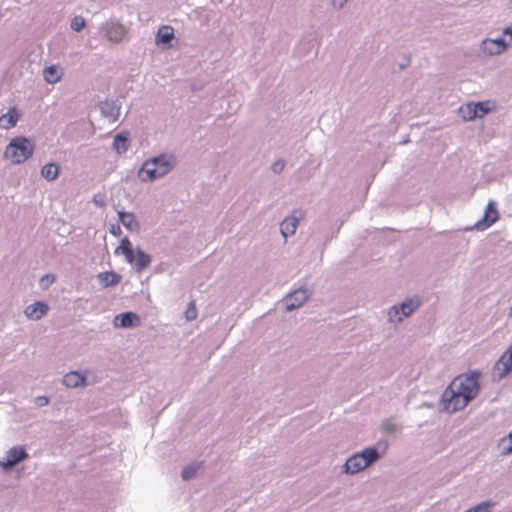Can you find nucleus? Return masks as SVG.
<instances>
[{
  "mask_svg": "<svg viewBox=\"0 0 512 512\" xmlns=\"http://www.w3.org/2000/svg\"><path fill=\"white\" fill-rule=\"evenodd\" d=\"M385 446L374 445L351 455L343 465V473L353 475L379 460L385 453Z\"/></svg>",
  "mask_w": 512,
  "mask_h": 512,
  "instance_id": "obj_1",
  "label": "nucleus"
},
{
  "mask_svg": "<svg viewBox=\"0 0 512 512\" xmlns=\"http://www.w3.org/2000/svg\"><path fill=\"white\" fill-rule=\"evenodd\" d=\"M174 166L171 156L160 154L143 162L138 177L143 182H152L168 174Z\"/></svg>",
  "mask_w": 512,
  "mask_h": 512,
  "instance_id": "obj_2",
  "label": "nucleus"
},
{
  "mask_svg": "<svg viewBox=\"0 0 512 512\" xmlns=\"http://www.w3.org/2000/svg\"><path fill=\"white\" fill-rule=\"evenodd\" d=\"M115 253L124 255L128 263L134 264L137 272H142L148 268L152 261V257L141 247L133 248L131 241L127 237L121 240L120 245L115 249Z\"/></svg>",
  "mask_w": 512,
  "mask_h": 512,
  "instance_id": "obj_3",
  "label": "nucleus"
},
{
  "mask_svg": "<svg viewBox=\"0 0 512 512\" xmlns=\"http://www.w3.org/2000/svg\"><path fill=\"white\" fill-rule=\"evenodd\" d=\"M35 149V144L25 136L13 138L5 149V157L13 164L24 163L29 159Z\"/></svg>",
  "mask_w": 512,
  "mask_h": 512,
  "instance_id": "obj_4",
  "label": "nucleus"
},
{
  "mask_svg": "<svg viewBox=\"0 0 512 512\" xmlns=\"http://www.w3.org/2000/svg\"><path fill=\"white\" fill-rule=\"evenodd\" d=\"M481 373L478 370H474L464 377L458 376L455 379H458L457 385L455 388L458 390L466 402H471L475 399L481 389V385L479 382Z\"/></svg>",
  "mask_w": 512,
  "mask_h": 512,
  "instance_id": "obj_5",
  "label": "nucleus"
},
{
  "mask_svg": "<svg viewBox=\"0 0 512 512\" xmlns=\"http://www.w3.org/2000/svg\"><path fill=\"white\" fill-rule=\"evenodd\" d=\"M458 379H454L443 391L441 395V405L443 410L449 413H454L465 408L470 402L463 401L464 397L458 393L455 388Z\"/></svg>",
  "mask_w": 512,
  "mask_h": 512,
  "instance_id": "obj_6",
  "label": "nucleus"
},
{
  "mask_svg": "<svg viewBox=\"0 0 512 512\" xmlns=\"http://www.w3.org/2000/svg\"><path fill=\"white\" fill-rule=\"evenodd\" d=\"M421 300L418 297L407 298L399 305L392 306L388 311V320L399 323L405 317H409L419 306Z\"/></svg>",
  "mask_w": 512,
  "mask_h": 512,
  "instance_id": "obj_7",
  "label": "nucleus"
},
{
  "mask_svg": "<svg viewBox=\"0 0 512 512\" xmlns=\"http://www.w3.org/2000/svg\"><path fill=\"white\" fill-rule=\"evenodd\" d=\"M28 458L29 454L24 445L13 446L6 452L5 456L0 459V467L4 471H11Z\"/></svg>",
  "mask_w": 512,
  "mask_h": 512,
  "instance_id": "obj_8",
  "label": "nucleus"
},
{
  "mask_svg": "<svg viewBox=\"0 0 512 512\" xmlns=\"http://www.w3.org/2000/svg\"><path fill=\"white\" fill-rule=\"evenodd\" d=\"M510 375H512V344L497 360L492 370L495 381H501Z\"/></svg>",
  "mask_w": 512,
  "mask_h": 512,
  "instance_id": "obj_9",
  "label": "nucleus"
},
{
  "mask_svg": "<svg viewBox=\"0 0 512 512\" xmlns=\"http://www.w3.org/2000/svg\"><path fill=\"white\" fill-rule=\"evenodd\" d=\"M499 219V212L495 201L490 200L486 205L482 219L476 222L475 228L483 231L492 226Z\"/></svg>",
  "mask_w": 512,
  "mask_h": 512,
  "instance_id": "obj_10",
  "label": "nucleus"
},
{
  "mask_svg": "<svg viewBox=\"0 0 512 512\" xmlns=\"http://www.w3.org/2000/svg\"><path fill=\"white\" fill-rule=\"evenodd\" d=\"M508 48V42L503 37L487 38L480 45L481 51L489 56L501 54Z\"/></svg>",
  "mask_w": 512,
  "mask_h": 512,
  "instance_id": "obj_11",
  "label": "nucleus"
},
{
  "mask_svg": "<svg viewBox=\"0 0 512 512\" xmlns=\"http://www.w3.org/2000/svg\"><path fill=\"white\" fill-rule=\"evenodd\" d=\"M101 29H102L105 37L109 41L115 42V43L121 42L122 40L125 39V37L127 35V31H126L125 27L122 24L116 23L113 21L106 22L105 24H103Z\"/></svg>",
  "mask_w": 512,
  "mask_h": 512,
  "instance_id": "obj_12",
  "label": "nucleus"
},
{
  "mask_svg": "<svg viewBox=\"0 0 512 512\" xmlns=\"http://www.w3.org/2000/svg\"><path fill=\"white\" fill-rule=\"evenodd\" d=\"M309 295L303 287L294 290L283 299V304L287 311H292L300 306L308 299Z\"/></svg>",
  "mask_w": 512,
  "mask_h": 512,
  "instance_id": "obj_13",
  "label": "nucleus"
},
{
  "mask_svg": "<svg viewBox=\"0 0 512 512\" xmlns=\"http://www.w3.org/2000/svg\"><path fill=\"white\" fill-rule=\"evenodd\" d=\"M174 37V29L171 26H161L156 33V45L163 50L170 49L172 47Z\"/></svg>",
  "mask_w": 512,
  "mask_h": 512,
  "instance_id": "obj_14",
  "label": "nucleus"
},
{
  "mask_svg": "<svg viewBox=\"0 0 512 512\" xmlns=\"http://www.w3.org/2000/svg\"><path fill=\"white\" fill-rule=\"evenodd\" d=\"M120 108L121 105L118 100L106 99L99 103V109L102 116L113 122L119 118Z\"/></svg>",
  "mask_w": 512,
  "mask_h": 512,
  "instance_id": "obj_15",
  "label": "nucleus"
},
{
  "mask_svg": "<svg viewBox=\"0 0 512 512\" xmlns=\"http://www.w3.org/2000/svg\"><path fill=\"white\" fill-rule=\"evenodd\" d=\"M113 324L119 328H134L140 324V317L132 311L123 312L114 317Z\"/></svg>",
  "mask_w": 512,
  "mask_h": 512,
  "instance_id": "obj_16",
  "label": "nucleus"
},
{
  "mask_svg": "<svg viewBox=\"0 0 512 512\" xmlns=\"http://www.w3.org/2000/svg\"><path fill=\"white\" fill-rule=\"evenodd\" d=\"M62 383L68 388L85 387L87 385L86 373L70 371L64 375Z\"/></svg>",
  "mask_w": 512,
  "mask_h": 512,
  "instance_id": "obj_17",
  "label": "nucleus"
},
{
  "mask_svg": "<svg viewBox=\"0 0 512 512\" xmlns=\"http://www.w3.org/2000/svg\"><path fill=\"white\" fill-rule=\"evenodd\" d=\"M48 310L49 307L45 302L36 301L25 308L24 314L28 319L40 320L47 314Z\"/></svg>",
  "mask_w": 512,
  "mask_h": 512,
  "instance_id": "obj_18",
  "label": "nucleus"
},
{
  "mask_svg": "<svg viewBox=\"0 0 512 512\" xmlns=\"http://www.w3.org/2000/svg\"><path fill=\"white\" fill-rule=\"evenodd\" d=\"M129 147L130 139L127 132H120L114 136L112 148L117 154L121 155L126 153Z\"/></svg>",
  "mask_w": 512,
  "mask_h": 512,
  "instance_id": "obj_19",
  "label": "nucleus"
},
{
  "mask_svg": "<svg viewBox=\"0 0 512 512\" xmlns=\"http://www.w3.org/2000/svg\"><path fill=\"white\" fill-rule=\"evenodd\" d=\"M299 225V219L294 216L286 217L280 224V232L283 237L286 239L288 236H291L295 233L297 227Z\"/></svg>",
  "mask_w": 512,
  "mask_h": 512,
  "instance_id": "obj_20",
  "label": "nucleus"
},
{
  "mask_svg": "<svg viewBox=\"0 0 512 512\" xmlns=\"http://www.w3.org/2000/svg\"><path fill=\"white\" fill-rule=\"evenodd\" d=\"M119 221L122 223V225L128 229L129 231H139L140 224L136 220L135 216L131 212L126 211H119L118 212Z\"/></svg>",
  "mask_w": 512,
  "mask_h": 512,
  "instance_id": "obj_21",
  "label": "nucleus"
},
{
  "mask_svg": "<svg viewBox=\"0 0 512 512\" xmlns=\"http://www.w3.org/2000/svg\"><path fill=\"white\" fill-rule=\"evenodd\" d=\"M468 119L481 118L490 112L487 102H476L468 104Z\"/></svg>",
  "mask_w": 512,
  "mask_h": 512,
  "instance_id": "obj_22",
  "label": "nucleus"
},
{
  "mask_svg": "<svg viewBox=\"0 0 512 512\" xmlns=\"http://www.w3.org/2000/svg\"><path fill=\"white\" fill-rule=\"evenodd\" d=\"M20 114L16 107H12L8 110V112L1 116L0 123L1 127L4 129H10L17 125Z\"/></svg>",
  "mask_w": 512,
  "mask_h": 512,
  "instance_id": "obj_23",
  "label": "nucleus"
},
{
  "mask_svg": "<svg viewBox=\"0 0 512 512\" xmlns=\"http://www.w3.org/2000/svg\"><path fill=\"white\" fill-rule=\"evenodd\" d=\"M98 280L102 287L107 288L117 285L121 276L114 271H106L98 274Z\"/></svg>",
  "mask_w": 512,
  "mask_h": 512,
  "instance_id": "obj_24",
  "label": "nucleus"
},
{
  "mask_svg": "<svg viewBox=\"0 0 512 512\" xmlns=\"http://www.w3.org/2000/svg\"><path fill=\"white\" fill-rule=\"evenodd\" d=\"M63 72L56 65H50L44 68L43 76L47 83L55 84L62 78Z\"/></svg>",
  "mask_w": 512,
  "mask_h": 512,
  "instance_id": "obj_25",
  "label": "nucleus"
},
{
  "mask_svg": "<svg viewBox=\"0 0 512 512\" xmlns=\"http://www.w3.org/2000/svg\"><path fill=\"white\" fill-rule=\"evenodd\" d=\"M41 175L47 181H53L59 175V166L54 162L47 163L42 167Z\"/></svg>",
  "mask_w": 512,
  "mask_h": 512,
  "instance_id": "obj_26",
  "label": "nucleus"
},
{
  "mask_svg": "<svg viewBox=\"0 0 512 512\" xmlns=\"http://www.w3.org/2000/svg\"><path fill=\"white\" fill-rule=\"evenodd\" d=\"M498 448L500 449L501 455H509L512 453V439H509V435L499 440Z\"/></svg>",
  "mask_w": 512,
  "mask_h": 512,
  "instance_id": "obj_27",
  "label": "nucleus"
},
{
  "mask_svg": "<svg viewBox=\"0 0 512 512\" xmlns=\"http://www.w3.org/2000/svg\"><path fill=\"white\" fill-rule=\"evenodd\" d=\"M197 469L193 465H188L184 467L181 471V477L183 480L188 481L193 479L196 476Z\"/></svg>",
  "mask_w": 512,
  "mask_h": 512,
  "instance_id": "obj_28",
  "label": "nucleus"
},
{
  "mask_svg": "<svg viewBox=\"0 0 512 512\" xmlns=\"http://www.w3.org/2000/svg\"><path fill=\"white\" fill-rule=\"evenodd\" d=\"M55 281V276L53 274H45L39 280V286L41 289H48Z\"/></svg>",
  "mask_w": 512,
  "mask_h": 512,
  "instance_id": "obj_29",
  "label": "nucleus"
},
{
  "mask_svg": "<svg viewBox=\"0 0 512 512\" xmlns=\"http://www.w3.org/2000/svg\"><path fill=\"white\" fill-rule=\"evenodd\" d=\"M493 506V503L490 501H484L479 503L473 508L466 510L465 512H489L490 508Z\"/></svg>",
  "mask_w": 512,
  "mask_h": 512,
  "instance_id": "obj_30",
  "label": "nucleus"
},
{
  "mask_svg": "<svg viewBox=\"0 0 512 512\" xmlns=\"http://www.w3.org/2000/svg\"><path fill=\"white\" fill-rule=\"evenodd\" d=\"M71 29L75 32H80L85 26V20L82 17H74L71 21Z\"/></svg>",
  "mask_w": 512,
  "mask_h": 512,
  "instance_id": "obj_31",
  "label": "nucleus"
},
{
  "mask_svg": "<svg viewBox=\"0 0 512 512\" xmlns=\"http://www.w3.org/2000/svg\"><path fill=\"white\" fill-rule=\"evenodd\" d=\"M185 317L187 320H194L197 317L196 307L193 302H190L185 312Z\"/></svg>",
  "mask_w": 512,
  "mask_h": 512,
  "instance_id": "obj_32",
  "label": "nucleus"
},
{
  "mask_svg": "<svg viewBox=\"0 0 512 512\" xmlns=\"http://www.w3.org/2000/svg\"><path fill=\"white\" fill-rule=\"evenodd\" d=\"M285 160L283 159H279L277 161H275L272 166H271V170L275 173V174H280L283 169L285 168Z\"/></svg>",
  "mask_w": 512,
  "mask_h": 512,
  "instance_id": "obj_33",
  "label": "nucleus"
},
{
  "mask_svg": "<svg viewBox=\"0 0 512 512\" xmlns=\"http://www.w3.org/2000/svg\"><path fill=\"white\" fill-rule=\"evenodd\" d=\"M49 402H50V400H49V398L47 396H37L34 399V403L38 407H44V406L48 405Z\"/></svg>",
  "mask_w": 512,
  "mask_h": 512,
  "instance_id": "obj_34",
  "label": "nucleus"
},
{
  "mask_svg": "<svg viewBox=\"0 0 512 512\" xmlns=\"http://www.w3.org/2000/svg\"><path fill=\"white\" fill-rule=\"evenodd\" d=\"M109 232L114 236H120L122 233L121 227L118 224H112Z\"/></svg>",
  "mask_w": 512,
  "mask_h": 512,
  "instance_id": "obj_35",
  "label": "nucleus"
},
{
  "mask_svg": "<svg viewBox=\"0 0 512 512\" xmlns=\"http://www.w3.org/2000/svg\"><path fill=\"white\" fill-rule=\"evenodd\" d=\"M348 0H332V5L335 8H342Z\"/></svg>",
  "mask_w": 512,
  "mask_h": 512,
  "instance_id": "obj_36",
  "label": "nucleus"
},
{
  "mask_svg": "<svg viewBox=\"0 0 512 512\" xmlns=\"http://www.w3.org/2000/svg\"><path fill=\"white\" fill-rule=\"evenodd\" d=\"M502 35L503 36H509L510 37V40H512V27H506L503 29V32H502Z\"/></svg>",
  "mask_w": 512,
  "mask_h": 512,
  "instance_id": "obj_37",
  "label": "nucleus"
},
{
  "mask_svg": "<svg viewBox=\"0 0 512 512\" xmlns=\"http://www.w3.org/2000/svg\"><path fill=\"white\" fill-rule=\"evenodd\" d=\"M405 67H406V65L404 63H401L400 68L404 69Z\"/></svg>",
  "mask_w": 512,
  "mask_h": 512,
  "instance_id": "obj_38",
  "label": "nucleus"
},
{
  "mask_svg": "<svg viewBox=\"0 0 512 512\" xmlns=\"http://www.w3.org/2000/svg\"><path fill=\"white\" fill-rule=\"evenodd\" d=\"M509 316L512 317V307L509 310Z\"/></svg>",
  "mask_w": 512,
  "mask_h": 512,
  "instance_id": "obj_39",
  "label": "nucleus"
},
{
  "mask_svg": "<svg viewBox=\"0 0 512 512\" xmlns=\"http://www.w3.org/2000/svg\"><path fill=\"white\" fill-rule=\"evenodd\" d=\"M508 435H509V439H512V431Z\"/></svg>",
  "mask_w": 512,
  "mask_h": 512,
  "instance_id": "obj_40",
  "label": "nucleus"
},
{
  "mask_svg": "<svg viewBox=\"0 0 512 512\" xmlns=\"http://www.w3.org/2000/svg\"><path fill=\"white\" fill-rule=\"evenodd\" d=\"M510 7L512 8V0H509Z\"/></svg>",
  "mask_w": 512,
  "mask_h": 512,
  "instance_id": "obj_41",
  "label": "nucleus"
}]
</instances>
